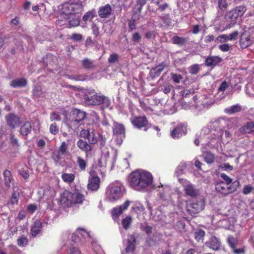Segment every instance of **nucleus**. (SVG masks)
<instances>
[{"label":"nucleus","mask_w":254,"mask_h":254,"mask_svg":"<svg viewBox=\"0 0 254 254\" xmlns=\"http://www.w3.org/2000/svg\"><path fill=\"white\" fill-rule=\"evenodd\" d=\"M60 14L56 24L60 26L68 25L69 27H75L79 24L80 19L77 15L83 9L81 1L77 0L65 2L61 5Z\"/></svg>","instance_id":"nucleus-1"},{"label":"nucleus","mask_w":254,"mask_h":254,"mask_svg":"<svg viewBox=\"0 0 254 254\" xmlns=\"http://www.w3.org/2000/svg\"><path fill=\"white\" fill-rule=\"evenodd\" d=\"M153 180V176L150 172L138 170L130 174L129 184L133 190L143 192L152 185Z\"/></svg>","instance_id":"nucleus-2"},{"label":"nucleus","mask_w":254,"mask_h":254,"mask_svg":"<svg viewBox=\"0 0 254 254\" xmlns=\"http://www.w3.org/2000/svg\"><path fill=\"white\" fill-rule=\"evenodd\" d=\"M234 120L230 119H220L218 121L219 128H217L216 136L213 138L215 140V144L220 143H228L232 139V134L229 131L224 130L223 128L226 126L228 129L233 128L232 125Z\"/></svg>","instance_id":"nucleus-3"},{"label":"nucleus","mask_w":254,"mask_h":254,"mask_svg":"<svg viewBox=\"0 0 254 254\" xmlns=\"http://www.w3.org/2000/svg\"><path fill=\"white\" fill-rule=\"evenodd\" d=\"M125 188L120 182H115L111 184L108 187L107 199L109 201H114L121 198L124 194Z\"/></svg>","instance_id":"nucleus-4"},{"label":"nucleus","mask_w":254,"mask_h":254,"mask_svg":"<svg viewBox=\"0 0 254 254\" xmlns=\"http://www.w3.org/2000/svg\"><path fill=\"white\" fill-rule=\"evenodd\" d=\"M215 190L216 192L222 196H226L235 192L240 186V182L235 181L231 185L225 184L222 181H217L215 183Z\"/></svg>","instance_id":"nucleus-5"},{"label":"nucleus","mask_w":254,"mask_h":254,"mask_svg":"<svg viewBox=\"0 0 254 254\" xmlns=\"http://www.w3.org/2000/svg\"><path fill=\"white\" fill-rule=\"evenodd\" d=\"M247 10V8L242 5L237 6L236 8L230 11L227 15V19L230 20V23H227L225 29H230L236 23L237 19L242 17Z\"/></svg>","instance_id":"nucleus-6"},{"label":"nucleus","mask_w":254,"mask_h":254,"mask_svg":"<svg viewBox=\"0 0 254 254\" xmlns=\"http://www.w3.org/2000/svg\"><path fill=\"white\" fill-rule=\"evenodd\" d=\"M204 200L202 196H197L187 204V211L191 215H194L202 211L204 208Z\"/></svg>","instance_id":"nucleus-7"},{"label":"nucleus","mask_w":254,"mask_h":254,"mask_svg":"<svg viewBox=\"0 0 254 254\" xmlns=\"http://www.w3.org/2000/svg\"><path fill=\"white\" fill-rule=\"evenodd\" d=\"M85 112L77 109L72 110L67 120V124L71 127H77L86 117Z\"/></svg>","instance_id":"nucleus-8"},{"label":"nucleus","mask_w":254,"mask_h":254,"mask_svg":"<svg viewBox=\"0 0 254 254\" xmlns=\"http://www.w3.org/2000/svg\"><path fill=\"white\" fill-rule=\"evenodd\" d=\"M218 122L213 125V127L214 129L210 130L208 127H204L201 131L200 139L201 140L203 139L208 144L211 143L212 145H215V140L213 138L216 136L217 128L218 126Z\"/></svg>","instance_id":"nucleus-9"},{"label":"nucleus","mask_w":254,"mask_h":254,"mask_svg":"<svg viewBox=\"0 0 254 254\" xmlns=\"http://www.w3.org/2000/svg\"><path fill=\"white\" fill-rule=\"evenodd\" d=\"M130 122L132 125L138 128L141 129L144 131H147L149 128H151V124H149L147 118L145 116L134 117L130 119Z\"/></svg>","instance_id":"nucleus-10"},{"label":"nucleus","mask_w":254,"mask_h":254,"mask_svg":"<svg viewBox=\"0 0 254 254\" xmlns=\"http://www.w3.org/2000/svg\"><path fill=\"white\" fill-rule=\"evenodd\" d=\"M72 239L75 243L78 242L84 243L83 240L91 242L92 240L90 233L82 228H78L72 234Z\"/></svg>","instance_id":"nucleus-11"},{"label":"nucleus","mask_w":254,"mask_h":254,"mask_svg":"<svg viewBox=\"0 0 254 254\" xmlns=\"http://www.w3.org/2000/svg\"><path fill=\"white\" fill-rule=\"evenodd\" d=\"M131 203L129 200H126L123 204L113 208L112 210V218L115 221H118L119 217L127 209Z\"/></svg>","instance_id":"nucleus-12"},{"label":"nucleus","mask_w":254,"mask_h":254,"mask_svg":"<svg viewBox=\"0 0 254 254\" xmlns=\"http://www.w3.org/2000/svg\"><path fill=\"white\" fill-rule=\"evenodd\" d=\"M113 133L117 137L120 136V139H117V143L121 144L123 141V138L125 137V128L123 125L117 122H114L113 126Z\"/></svg>","instance_id":"nucleus-13"},{"label":"nucleus","mask_w":254,"mask_h":254,"mask_svg":"<svg viewBox=\"0 0 254 254\" xmlns=\"http://www.w3.org/2000/svg\"><path fill=\"white\" fill-rule=\"evenodd\" d=\"M67 149V144L64 141L59 148L53 152L52 158L56 163H58V161L66 154Z\"/></svg>","instance_id":"nucleus-14"},{"label":"nucleus","mask_w":254,"mask_h":254,"mask_svg":"<svg viewBox=\"0 0 254 254\" xmlns=\"http://www.w3.org/2000/svg\"><path fill=\"white\" fill-rule=\"evenodd\" d=\"M88 141L91 144H95L99 142L101 146H104L106 139L101 134L92 130L90 133V136L88 137Z\"/></svg>","instance_id":"nucleus-15"},{"label":"nucleus","mask_w":254,"mask_h":254,"mask_svg":"<svg viewBox=\"0 0 254 254\" xmlns=\"http://www.w3.org/2000/svg\"><path fill=\"white\" fill-rule=\"evenodd\" d=\"M229 84L226 81H223L218 88V92L216 95L217 100H221L224 99L227 95L225 93L226 90L229 87Z\"/></svg>","instance_id":"nucleus-16"},{"label":"nucleus","mask_w":254,"mask_h":254,"mask_svg":"<svg viewBox=\"0 0 254 254\" xmlns=\"http://www.w3.org/2000/svg\"><path fill=\"white\" fill-rule=\"evenodd\" d=\"M147 0H137L134 7L133 18L134 20H139L141 16L142 7L146 3Z\"/></svg>","instance_id":"nucleus-17"},{"label":"nucleus","mask_w":254,"mask_h":254,"mask_svg":"<svg viewBox=\"0 0 254 254\" xmlns=\"http://www.w3.org/2000/svg\"><path fill=\"white\" fill-rule=\"evenodd\" d=\"M184 190L187 195L192 197H197V196L199 194V190L190 182L186 183Z\"/></svg>","instance_id":"nucleus-18"},{"label":"nucleus","mask_w":254,"mask_h":254,"mask_svg":"<svg viewBox=\"0 0 254 254\" xmlns=\"http://www.w3.org/2000/svg\"><path fill=\"white\" fill-rule=\"evenodd\" d=\"M100 179L97 176H91L89 178L88 188L93 191L97 190L100 187Z\"/></svg>","instance_id":"nucleus-19"},{"label":"nucleus","mask_w":254,"mask_h":254,"mask_svg":"<svg viewBox=\"0 0 254 254\" xmlns=\"http://www.w3.org/2000/svg\"><path fill=\"white\" fill-rule=\"evenodd\" d=\"M72 192L65 190L61 194L60 203L65 206H69L72 204Z\"/></svg>","instance_id":"nucleus-20"},{"label":"nucleus","mask_w":254,"mask_h":254,"mask_svg":"<svg viewBox=\"0 0 254 254\" xmlns=\"http://www.w3.org/2000/svg\"><path fill=\"white\" fill-rule=\"evenodd\" d=\"M253 132H254V123L249 122L240 127L237 131H236L235 134L239 135V133L244 134Z\"/></svg>","instance_id":"nucleus-21"},{"label":"nucleus","mask_w":254,"mask_h":254,"mask_svg":"<svg viewBox=\"0 0 254 254\" xmlns=\"http://www.w3.org/2000/svg\"><path fill=\"white\" fill-rule=\"evenodd\" d=\"M187 133V128L184 125L176 127L171 132V136L174 138H179Z\"/></svg>","instance_id":"nucleus-22"},{"label":"nucleus","mask_w":254,"mask_h":254,"mask_svg":"<svg viewBox=\"0 0 254 254\" xmlns=\"http://www.w3.org/2000/svg\"><path fill=\"white\" fill-rule=\"evenodd\" d=\"M112 8L109 4L101 6L98 10V15L102 18H107L112 14Z\"/></svg>","instance_id":"nucleus-23"},{"label":"nucleus","mask_w":254,"mask_h":254,"mask_svg":"<svg viewBox=\"0 0 254 254\" xmlns=\"http://www.w3.org/2000/svg\"><path fill=\"white\" fill-rule=\"evenodd\" d=\"M222 61V58L218 56H208L205 59V64L207 66L214 67Z\"/></svg>","instance_id":"nucleus-24"},{"label":"nucleus","mask_w":254,"mask_h":254,"mask_svg":"<svg viewBox=\"0 0 254 254\" xmlns=\"http://www.w3.org/2000/svg\"><path fill=\"white\" fill-rule=\"evenodd\" d=\"M206 245L209 248L216 251L220 249L221 242L217 238L212 236L210 239V240L206 243Z\"/></svg>","instance_id":"nucleus-25"},{"label":"nucleus","mask_w":254,"mask_h":254,"mask_svg":"<svg viewBox=\"0 0 254 254\" xmlns=\"http://www.w3.org/2000/svg\"><path fill=\"white\" fill-rule=\"evenodd\" d=\"M136 240L134 235H130L127 236L126 252L127 253H132L135 247Z\"/></svg>","instance_id":"nucleus-26"},{"label":"nucleus","mask_w":254,"mask_h":254,"mask_svg":"<svg viewBox=\"0 0 254 254\" xmlns=\"http://www.w3.org/2000/svg\"><path fill=\"white\" fill-rule=\"evenodd\" d=\"M72 204H82L85 200V196L78 190L72 193Z\"/></svg>","instance_id":"nucleus-27"},{"label":"nucleus","mask_w":254,"mask_h":254,"mask_svg":"<svg viewBox=\"0 0 254 254\" xmlns=\"http://www.w3.org/2000/svg\"><path fill=\"white\" fill-rule=\"evenodd\" d=\"M76 145L80 149L84 151L86 154L91 150V146L86 141L82 139H79L77 142Z\"/></svg>","instance_id":"nucleus-28"},{"label":"nucleus","mask_w":254,"mask_h":254,"mask_svg":"<svg viewBox=\"0 0 254 254\" xmlns=\"http://www.w3.org/2000/svg\"><path fill=\"white\" fill-rule=\"evenodd\" d=\"M42 228V223L39 220H36L32 224L31 228V235L33 237L36 236L40 233Z\"/></svg>","instance_id":"nucleus-29"},{"label":"nucleus","mask_w":254,"mask_h":254,"mask_svg":"<svg viewBox=\"0 0 254 254\" xmlns=\"http://www.w3.org/2000/svg\"><path fill=\"white\" fill-rule=\"evenodd\" d=\"M252 44V40L249 36H246L243 33L242 34L240 39V44L242 49H245L250 46Z\"/></svg>","instance_id":"nucleus-30"},{"label":"nucleus","mask_w":254,"mask_h":254,"mask_svg":"<svg viewBox=\"0 0 254 254\" xmlns=\"http://www.w3.org/2000/svg\"><path fill=\"white\" fill-rule=\"evenodd\" d=\"M101 105V108L102 110H104L106 109L112 110L113 109L111 106V101L110 98L105 95H103L102 99H101L100 105Z\"/></svg>","instance_id":"nucleus-31"},{"label":"nucleus","mask_w":254,"mask_h":254,"mask_svg":"<svg viewBox=\"0 0 254 254\" xmlns=\"http://www.w3.org/2000/svg\"><path fill=\"white\" fill-rule=\"evenodd\" d=\"M31 124L27 122L25 123L20 127L19 132L22 136H27L31 131Z\"/></svg>","instance_id":"nucleus-32"},{"label":"nucleus","mask_w":254,"mask_h":254,"mask_svg":"<svg viewBox=\"0 0 254 254\" xmlns=\"http://www.w3.org/2000/svg\"><path fill=\"white\" fill-rule=\"evenodd\" d=\"M172 43L174 44L177 45L179 46H183L186 45L188 42V39L184 37L175 36L172 37Z\"/></svg>","instance_id":"nucleus-33"},{"label":"nucleus","mask_w":254,"mask_h":254,"mask_svg":"<svg viewBox=\"0 0 254 254\" xmlns=\"http://www.w3.org/2000/svg\"><path fill=\"white\" fill-rule=\"evenodd\" d=\"M80 62L84 68L90 69L95 67L94 61L87 58L83 59Z\"/></svg>","instance_id":"nucleus-34"},{"label":"nucleus","mask_w":254,"mask_h":254,"mask_svg":"<svg viewBox=\"0 0 254 254\" xmlns=\"http://www.w3.org/2000/svg\"><path fill=\"white\" fill-rule=\"evenodd\" d=\"M160 184V185L158 186L160 197L163 199H165V194L170 192V187L168 185L163 186L161 184Z\"/></svg>","instance_id":"nucleus-35"},{"label":"nucleus","mask_w":254,"mask_h":254,"mask_svg":"<svg viewBox=\"0 0 254 254\" xmlns=\"http://www.w3.org/2000/svg\"><path fill=\"white\" fill-rule=\"evenodd\" d=\"M166 66V64L162 62L155 68H152L151 73L152 74L154 73V76H158Z\"/></svg>","instance_id":"nucleus-36"},{"label":"nucleus","mask_w":254,"mask_h":254,"mask_svg":"<svg viewBox=\"0 0 254 254\" xmlns=\"http://www.w3.org/2000/svg\"><path fill=\"white\" fill-rule=\"evenodd\" d=\"M242 109L241 107L239 104H236L230 107H228L224 109L225 113L232 115L240 112Z\"/></svg>","instance_id":"nucleus-37"},{"label":"nucleus","mask_w":254,"mask_h":254,"mask_svg":"<svg viewBox=\"0 0 254 254\" xmlns=\"http://www.w3.org/2000/svg\"><path fill=\"white\" fill-rule=\"evenodd\" d=\"M88 118L90 120L93 124L96 126L98 127L100 123V117L96 112H92L90 114Z\"/></svg>","instance_id":"nucleus-38"},{"label":"nucleus","mask_w":254,"mask_h":254,"mask_svg":"<svg viewBox=\"0 0 254 254\" xmlns=\"http://www.w3.org/2000/svg\"><path fill=\"white\" fill-rule=\"evenodd\" d=\"M61 178L64 182L69 184L74 181L75 175L72 173H63Z\"/></svg>","instance_id":"nucleus-39"},{"label":"nucleus","mask_w":254,"mask_h":254,"mask_svg":"<svg viewBox=\"0 0 254 254\" xmlns=\"http://www.w3.org/2000/svg\"><path fill=\"white\" fill-rule=\"evenodd\" d=\"M7 125L10 127L14 128L16 125V116L12 114H9L6 117Z\"/></svg>","instance_id":"nucleus-40"},{"label":"nucleus","mask_w":254,"mask_h":254,"mask_svg":"<svg viewBox=\"0 0 254 254\" xmlns=\"http://www.w3.org/2000/svg\"><path fill=\"white\" fill-rule=\"evenodd\" d=\"M77 164L80 171H83L85 170L87 166V163L86 160L81 157L78 156L77 157Z\"/></svg>","instance_id":"nucleus-41"},{"label":"nucleus","mask_w":254,"mask_h":254,"mask_svg":"<svg viewBox=\"0 0 254 254\" xmlns=\"http://www.w3.org/2000/svg\"><path fill=\"white\" fill-rule=\"evenodd\" d=\"M3 175L6 186L9 188L10 187V183L12 180L10 172L8 170H5L3 173Z\"/></svg>","instance_id":"nucleus-42"},{"label":"nucleus","mask_w":254,"mask_h":254,"mask_svg":"<svg viewBox=\"0 0 254 254\" xmlns=\"http://www.w3.org/2000/svg\"><path fill=\"white\" fill-rule=\"evenodd\" d=\"M96 12L94 10H90L83 15L82 17L83 21L86 22L87 21H91L95 17Z\"/></svg>","instance_id":"nucleus-43"},{"label":"nucleus","mask_w":254,"mask_h":254,"mask_svg":"<svg viewBox=\"0 0 254 254\" xmlns=\"http://www.w3.org/2000/svg\"><path fill=\"white\" fill-rule=\"evenodd\" d=\"M227 242L231 248L234 249L238 244V239L236 237L232 236H228L227 238Z\"/></svg>","instance_id":"nucleus-44"},{"label":"nucleus","mask_w":254,"mask_h":254,"mask_svg":"<svg viewBox=\"0 0 254 254\" xmlns=\"http://www.w3.org/2000/svg\"><path fill=\"white\" fill-rule=\"evenodd\" d=\"M133 203L132 209L137 213L141 212L144 210V207L139 201L131 202Z\"/></svg>","instance_id":"nucleus-45"},{"label":"nucleus","mask_w":254,"mask_h":254,"mask_svg":"<svg viewBox=\"0 0 254 254\" xmlns=\"http://www.w3.org/2000/svg\"><path fill=\"white\" fill-rule=\"evenodd\" d=\"M131 223V217L127 216L122 220V225L124 229H127Z\"/></svg>","instance_id":"nucleus-46"},{"label":"nucleus","mask_w":254,"mask_h":254,"mask_svg":"<svg viewBox=\"0 0 254 254\" xmlns=\"http://www.w3.org/2000/svg\"><path fill=\"white\" fill-rule=\"evenodd\" d=\"M187 167L186 163H181L177 168L176 173L177 176H179L184 173L185 170Z\"/></svg>","instance_id":"nucleus-47"},{"label":"nucleus","mask_w":254,"mask_h":254,"mask_svg":"<svg viewBox=\"0 0 254 254\" xmlns=\"http://www.w3.org/2000/svg\"><path fill=\"white\" fill-rule=\"evenodd\" d=\"M42 94V88L40 86H36L33 90V95L35 98H38Z\"/></svg>","instance_id":"nucleus-48"},{"label":"nucleus","mask_w":254,"mask_h":254,"mask_svg":"<svg viewBox=\"0 0 254 254\" xmlns=\"http://www.w3.org/2000/svg\"><path fill=\"white\" fill-rule=\"evenodd\" d=\"M96 95L97 94L96 93L90 96H87L85 97V100L88 104L95 105Z\"/></svg>","instance_id":"nucleus-49"},{"label":"nucleus","mask_w":254,"mask_h":254,"mask_svg":"<svg viewBox=\"0 0 254 254\" xmlns=\"http://www.w3.org/2000/svg\"><path fill=\"white\" fill-rule=\"evenodd\" d=\"M205 235V232L203 230H199L195 232V239L197 242H199L203 240V238Z\"/></svg>","instance_id":"nucleus-50"},{"label":"nucleus","mask_w":254,"mask_h":254,"mask_svg":"<svg viewBox=\"0 0 254 254\" xmlns=\"http://www.w3.org/2000/svg\"><path fill=\"white\" fill-rule=\"evenodd\" d=\"M189 72L191 74H196L199 70V65L195 64L191 65L189 68Z\"/></svg>","instance_id":"nucleus-51"},{"label":"nucleus","mask_w":254,"mask_h":254,"mask_svg":"<svg viewBox=\"0 0 254 254\" xmlns=\"http://www.w3.org/2000/svg\"><path fill=\"white\" fill-rule=\"evenodd\" d=\"M220 177L225 181L224 183L231 185L233 184L232 179L225 173H221L220 174Z\"/></svg>","instance_id":"nucleus-52"},{"label":"nucleus","mask_w":254,"mask_h":254,"mask_svg":"<svg viewBox=\"0 0 254 254\" xmlns=\"http://www.w3.org/2000/svg\"><path fill=\"white\" fill-rule=\"evenodd\" d=\"M171 79L175 83H179L181 80L183 79V76L179 74L171 73Z\"/></svg>","instance_id":"nucleus-53"},{"label":"nucleus","mask_w":254,"mask_h":254,"mask_svg":"<svg viewBox=\"0 0 254 254\" xmlns=\"http://www.w3.org/2000/svg\"><path fill=\"white\" fill-rule=\"evenodd\" d=\"M28 242V239L25 237H21L17 240L18 245L21 247L26 246Z\"/></svg>","instance_id":"nucleus-54"},{"label":"nucleus","mask_w":254,"mask_h":254,"mask_svg":"<svg viewBox=\"0 0 254 254\" xmlns=\"http://www.w3.org/2000/svg\"><path fill=\"white\" fill-rule=\"evenodd\" d=\"M119 55L117 54H111L108 58V62L111 64L115 63L119 61Z\"/></svg>","instance_id":"nucleus-55"},{"label":"nucleus","mask_w":254,"mask_h":254,"mask_svg":"<svg viewBox=\"0 0 254 254\" xmlns=\"http://www.w3.org/2000/svg\"><path fill=\"white\" fill-rule=\"evenodd\" d=\"M65 77L68 79L76 80V81H83L85 78L83 75H65Z\"/></svg>","instance_id":"nucleus-56"},{"label":"nucleus","mask_w":254,"mask_h":254,"mask_svg":"<svg viewBox=\"0 0 254 254\" xmlns=\"http://www.w3.org/2000/svg\"><path fill=\"white\" fill-rule=\"evenodd\" d=\"M27 84V80L25 78H17V87H24Z\"/></svg>","instance_id":"nucleus-57"},{"label":"nucleus","mask_w":254,"mask_h":254,"mask_svg":"<svg viewBox=\"0 0 254 254\" xmlns=\"http://www.w3.org/2000/svg\"><path fill=\"white\" fill-rule=\"evenodd\" d=\"M204 157L205 161L209 163H212L214 161V156L210 153L207 152L204 154Z\"/></svg>","instance_id":"nucleus-58"},{"label":"nucleus","mask_w":254,"mask_h":254,"mask_svg":"<svg viewBox=\"0 0 254 254\" xmlns=\"http://www.w3.org/2000/svg\"><path fill=\"white\" fill-rule=\"evenodd\" d=\"M219 49L223 52H227L231 50V46L228 44H223L218 46Z\"/></svg>","instance_id":"nucleus-59"},{"label":"nucleus","mask_w":254,"mask_h":254,"mask_svg":"<svg viewBox=\"0 0 254 254\" xmlns=\"http://www.w3.org/2000/svg\"><path fill=\"white\" fill-rule=\"evenodd\" d=\"M254 190V188L250 185H245L242 190V192L245 195L250 194Z\"/></svg>","instance_id":"nucleus-60"},{"label":"nucleus","mask_w":254,"mask_h":254,"mask_svg":"<svg viewBox=\"0 0 254 254\" xmlns=\"http://www.w3.org/2000/svg\"><path fill=\"white\" fill-rule=\"evenodd\" d=\"M50 132L54 135L59 132V127H57L55 123L52 124L50 126Z\"/></svg>","instance_id":"nucleus-61"},{"label":"nucleus","mask_w":254,"mask_h":254,"mask_svg":"<svg viewBox=\"0 0 254 254\" xmlns=\"http://www.w3.org/2000/svg\"><path fill=\"white\" fill-rule=\"evenodd\" d=\"M216 40L219 41L220 43H222L227 42V41H229L228 35V34L220 35L217 37Z\"/></svg>","instance_id":"nucleus-62"},{"label":"nucleus","mask_w":254,"mask_h":254,"mask_svg":"<svg viewBox=\"0 0 254 254\" xmlns=\"http://www.w3.org/2000/svg\"><path fill=\"white\" fill-rule=\"evenodd\" d=\"M141 39V36L138 32H135L132 35V41L136 43H139Z\"/></svg>","instance_id":"nucleus-63"},{"label":"nucleus","mask_w":254,"mask_h":254,"mask_svg":"<svg viewBox=\"0 0 254 254\" xmlns=\"http://www.w3.org/2000/svg\"><path fill=\"white\" fill-rule=\"evenodd\" d=\"M90 130L87 129H82L80 131V136L83 138H87L88 140V137L90 136Z\"/></svg>","instance_id":"nucleus-64"}]
</instances>
